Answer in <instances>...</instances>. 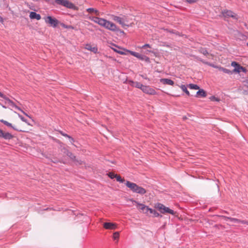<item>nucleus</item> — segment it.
I'll return each instance as SVG.
<instances>
[{
    "label": "nucleus",
    "mask_w": 248,
    "mask_h": 248,
    "mask_svg": "<svg viewBox=\"0 0 248 248\" xmlns=\"http://www.w3.org/2000/svg\"><path fill=\"white\" fill-rule=\"evenodd\" d=\"M89 19L97 23L100 26L104 27L105 28L112 31H119L124 33V31H121L119 28L113 22L107 20L104 18H100L95 16H90Z\"/></svg>",
    "instance_id": "f257e3e1"
},
{
    "label": "nucleus",
    "mask_w": 248,
    "mask_h": 248,
    "mask_svg": "<svg viewBox=\"0 0 248 248\" xmlns=\"http://www.w3.org/2000/svg\"><path fill=\"white\" fill-rule=\"evenodd\" d=\"M89 19L97 23L100 26L104 27L105 28L112 31H119L124 33V31H121L119 28L113 22L107 20L104 18H100L95 16H90Z\"/></svg>",
    "instance_id": "f03ea898"
},
{
    "label": "nucleus",
    "mask_w": 248,
    "mask_h": 248,
    "mask_svg": "<svg viewBox=\"0 0 248 248\" xmlns=\"http://www.w3.org/2000/svg\"><path fill=\"white\" fill-rule=\"evenodd\" d=\"M112 19L119 24H120L123 27L125 26L131 27L132 26L133 23H130L132 19L130 16L127 15H122L121 16L112 15Z\"/></svg>",
    "instance_id": "7ed1b4c3"
},
{
    "label": "nucleus",
    "mask_w": 248,
    "mask_h": 248,
    "mask_svg": "<svg viewBox=\"0 0 248 248\" xmlns=\"http://www.w3.org/2000/svg\"><path fill=\"white\" fill-rule=\"evenodd\" d=\"M125 185L134 193L140 195H143L146 193L145 189L137 185L136 183L127 181L125 183Z\"/></svg>",
    "instance_id": "20e7f679"
},
{
    "label": "nucleus",
    "mask_w": 248,
    "mask_h": 248,
    "mask_svg": "<svg viewBox=\"0 0 248 248\" xmlns=\"http://www.w3.org/2000/svg\"><path fill=\"white\" fill-rule=\"evenodd\" d=\"M155 207L162 214H165L169 213L172 215L175 214V212L173 210L170 209L169 207H166L164 205L160 203H156L155 205Z\"/></svg>",
    "instance_id": "39448f33"
},
{
    "label": "nucleus",
    "mask_w": 248,
    "mask_h": 248,
    "mask_svg": "<svg viewBox=\"0 0 248 248\" xmlns=\"http://www.w3.org/2000/svg\"><path fill=\"white\" fill-rule=\"evenodd\" d=\"M55 2L57 4L62 5L69 9H76V6L68 0H55Z\"/></svg>",
    "instance_id": "423d86ee"
},
{
    "label": "nucleus",
    "mask_w": 248,
    "mask_h": 248,
    "mask_svg": "<svg viewBox=\"0 0 248 248\" xmlns=\"http://www.w3.org/2000/svg\"><path fill=\"white\" fill-rule=\"evenodd\" d=\"M221 14L224 17H232V18L237 20L238 17L236 14L231 10H224L221 12Z\"/></svg>",
    "instance_id": "0eeeda50"
},
{
    "label": "nucleus",
    "mask_w": 248,
    "mask_h": 248,
    "mask_svg": "<svg viewBox=\"0 0 248 248\" xmlns=\"http://www.w3.org/2000/svg\"><path fill=\"white\" fill-rule=\"evenodd\" d=\"M46 23L49 24L51 26L55 28L58 25L59 22L55 18H53L51 16H47L45 18Z\"/></svg>",
    "instance_id": "6e6552de"
},
{
    "label": "nucleus",
    "mask_w": 248,
    "mask_h": 248,
    "mask_svg": "<svg viewBox=\"0 0 248 248\" xmlns=\"http://www.w3.org/2000/svg\"><path fill=\"white\" fill-rule=\"evenodd\" d=\"M231 65L234 67L233 72L240 73L241 72L246 73L247 71L246 69L241 66L237 62H232L231 63Z\"/></svg>",
    "instance_id": "1a4fd4ad"
},
{
    "label": "nucleus",
    "mask_w": 248,
    "mask_h": 248,
    "mask_svg": "<svg viewBox=\"0 0 248 248\" xmlns=\"http://www.w3.org/2000/svg\"><path fill=\"white\" fill-rule=\"evenodd\" d=\"M127 51L128 52H129L132 56H134L139 58L140 60H144L147 62H150L149 58H148L144 55H141V54H139V53L132 51L130 50H127Z\"/></svg>",
    "instance_id": "9d476101"
},
{
    "label": "nucleus",
    "mask_w": 248,
    "mask_h": 248,
    "mask_svg": "<svg viewBox=\"0 0 248 248\" xmlns=\"http://www.w3.org/2000/svg\"><path fill=\"white\" fill-rule=\"evenodd\" d=\"M141 90L143 92L147 94L151 95H154L156 94L155 91L149 86L143 85Z\"/></svg>",
    "instance_id": "9b49d317"
},
{
    "label": "nucleus",
    "mask_w": 248,
    "mask_h": 248,
    "mask_svg": "<svg viewBox=\"0 0 248 248\" xmlns=\"http://www.w3.org/2000/svg\"><path fill=\"white\" fill-rule=\"evenodd\" d=\"M0 138L5 140H10L13 138V136L9 132H5L0 129Z\"/></svg>",
    "instance_id": "f8f14e48"
},
{
    "label": "nucleus",
    "mask_w": 248,
    "mask_h": 248,
    "mask_svg": "<svg viewBox=\"0 0 248 248\" xmlns=\"http://www.w3.org/2000/svg\"><path fill=\"white\" fill-rule=\"evenodd\" d=\"M5 104H7L10 106H11L13 108H16L18 110L21 111L22 112H23L24 114H25L26 115L28 116V115L26 113H25L23 111H22L20 108H19L16 105H15V104L12 100H11L9 98H8V97H6V99H5Z\"/></svg>",
    "instance_id": "ddd939ff"
},
{
    "label": "nucleus",
    "mask_w": 248,
    "mask_h": 248,
    "mask_svg": "<svg viewBox=\"0 0 248 248\" xmlns=\"http://www.w3.org/2000/svg\"><path fill=\"white\" fill-rule=\"evenodd\" d=\"M130 201L132 202H134L137 204V207L139 210H140L142 212L144 211L145 209H149V207L143 204L140 203L134 200L133 199H131L129 200Z\"/></svg>",
    "instance_id": "4468645a"
},
{
    "label": "nucleus",
    "mask_w": 248,
    "mask_h": 248,
    "mask_svg": "<svg viewBox=\"0 0 248 248\" xmlns=\"http://www.w3.org/2000/svg\"><path fill=\"white\" fill-rule=\"evenodd\" d=\"M240 88H241L245 94H248V79H246L242 81Z\"/></svg>",
    "instance_id": "2eb2a0df"
},
{
    "label": "nucleus",
    "mask_w": 248,
    "mask_h": 248,
    "mask_svg": "<svg viewBox=\"0 0 248 248\" xmlns=\"http://www.w3.org/2000/svg\"><path fill=\"white\" fill-rule=\"evenodd\" d=\"M103 227L106 229L114 230L116 228V225L113 223L105 222L103 224Z\"/></svg>",
    "instance_id": "dca6fc26"
},
{
    "label": "nucleus",
    "mask_w": 248,
    "mask_h": 248,
    "mask_svg": "<svg viewBox=\"0 0 248 248\" xmlns=\"http://www.w3.org/2000/svg\"><path fill=\"white\" fill-rule=\"evenodd\" d=\"M85 48L93 52L94 53H97L98 51V48L96 46H93L90 44H86L85 46Z\"/></svg>",
    "instance_id": "f3484780"
},
{
    "label": "nucleus",
    "mask_w": 248,
    "mask_h": 248,
    "mask_svg": "<svg viewBox=\"0 0 248 248\" xmlns=\"http://www.w3.org/2000/svg\"><path fill=\"white\" fill-rule=\"evenodd\" d=\"M160 82L164 84H167L171 86H173L174 84V82L172 80L168 78H162L160 79Z\"/></svg>",
    "instance_id": "a211bd4d"
},
{
    "label": "nucleus",
    "mask_w": 248,
    "mask_h": 248,
    "mask_svg": "<svg viewBox=\"0 0 248 248\" xmlns=\"http://www.w3.org/2000/svg\"><path fill=\"white\" fill-rule=\"evenodd\" d=\"M30 17L31 19H36L40 20L41 18V16L34 12H31L30 14Z\"/></svg>",
    "instance_id": "6ab92c4d"
},
{
    "label": "nucleus",
    "mask_w": 248,
    "mask_h": 248,
    "mask_svg": "<svg viewBox=\"0 0 248 248\" xmlns=\"http://www.w3.org/2000/svg\"><path fill=\"white\" fill-rule=\"evenodd\" d=\"M0 122H2L3 124H4L5 125H7V126L12 127V128H13L15 130L19 131H22V130L19 129L18 128H16V127H15V126H12V124L11 123L8 122L6 121H5V120H1Z\"/></svg>",
    "instance_id": "aec40b11"
},
{
    "label": "nucleus",
    "mask_w": 248,
    "mask_h": 248,
    "mask_svg": "<svg viewBox=\"0 0 248 248\" xmlns=\"http://www.w3.org/2000/svg\"><path fill=\"white\" fill-rule=\"evenodd\" d=\"M206 96V92L203 89H199V91L196 93L197 97H205Z\"/></svg>",
    "instance_id": "412c9836"
},
{
    "label": "nucleus",
    "mask_w": 248,
    "mask_h": 248,
    "mask_svg": "<svg viewBox=\"0 0 248 248\" xmlns=\"http://www.w3.org/2000/svg\"><path fill=\"white\" fill-rule=\"evenodd\" d=\"M148 210H149L150 213L153 214V217H162V215H160L157 211L155 210L152 209L150 208L147 209Z\"/></svg>",
    "instance_id": "4be33fe9"
},
{
    "label": "nucleus",
    "mask_w": 248,
    "mask_h": 248,
    "mask_svg": "<svg viewBox=\"0 0 248 248\" xmlns=\"http://www.w3.org/2000/svg\"><path fill=\"white\" fill-rule=\"evenodd\" d=\"M130 85L133 87L140 89L141 90L143 85L140 82L130 81Z\"/></svg>",
    "instance_id": "5701e85b"
},
{
    "label": "nucleus",
    "mask_w": 248,
    "mask_h": 248,
    "mask_svg": "<svg viewBox=\"0 0 248 248\" xmlns=\"http://www.w3.org/2000/svg\"><path fill=\"white\" fill-rule=\"evenodd\" d=\"M86 11L89 13H93L96 16H99V12L95 9L90 8L87 9Z\"/></svg>",
    "instance_id": "b1692460"
},
{
    "label": "nucleus",
    "mask_w": 248,
    "mask_h": 248,
    "mask_svg": "<svg viewBox=\"0 0 248 248\" xmlns=\"http://www.w3.org/2000/svg\"><path fill=\"white\" fill-rule=\"evenodd\" d=\"M66 155L68 156L73 161H76V156L70 151L66 150Z\"/></svg>",
    "instance_id": "393cba45"
},
{
    "label": "nucleus",
    "mask_w": 248,
    "mask_h": 248,
    "mask_svg": "<svg viewBox=\"0 0 248 248\" xmlns=\"http://www.w3.org/2000/svg\"><path fill=\"white\" fill-rule=\"evenodd\" d=\"M112 48L115 52H116L120 54H122V55L125 54V53L124 52L120 50V49H121V48L117 46H115V48Z\"/></svg>",
    "instance_id": "a878e982"
},
{
    "label": "nucleus",
    "mask_w": 248,
    "mask_h": 248,
    "mask_svg": "<svg viewBox=\"0 0 248 248\" xmlns=\"http://www.w3.org/2000/svg\"><path fill=\"white\" fill-rule=\"evenodd\" d=\"M179 87L184 91L187 95H190L189 91L187 90L186 87L184 85L179 86Z\"/></svg>",
    "instance_id": "bb28decb"
},
{
    "label": "nucleus",
    "mask_w": 248,
    "mask_h": 248,
    "mask_svg": "<svg viewBox=\"0 0 248 248\" xmlns=\"http://www.w3.org/2000/svg\"><path fill=\"white\" fill-rule=\"evenodd\" d=\"M198 60L200 61L201 62H203V63L204 64H206L207 65H208L210 66H212L213 67H214V68H218L220 67H218V66H216L214 64H212V63H210L208 62H205V61H203V60H202V59H201L200 58H198Z\"/></svg>",
    "instance_id": "cd10ccee"
},
{
    "label": "nucleus",
    "mask_w": 248,
    "mask_h": 248,
    "mask_svg": "<svg viewBox=\"0 0 248 248\" xmlns=\"http://www.w3.org/2000/svg\"><path fill=\"white\" fill-rule=\"evenodd\" d=\"M187 86L190 89L199 90L200 89V87L197 85L194 84H189L187 85Z\"/></svg>",
    "instance_id": "c85d7f7f"
},
{
    "label": "nucleus",
    "mask_w": 248,
    "mask_h": 248,
    "mask_svg": "<svg viewBox=\"0 0 248 248\" xmlns=\"http://www.w3.org/2000/svg\"><path fill=\"white\" fill-rule=\"evenodd\" d=\"M199 51L203 54L204 55H207L209 54L207 50L205 49V48H200L199 50Z\"/></svg>",
    "instance_id": "c756f323"
},
{
    "label": "nucleus",
    "mask_w": 248,
    "mask_h": 248,
    "mask_svg": "<svg viewBox=\"0 0 248 248\" xmlns=\"http://www.w3.org/2000/svg\"><path fill=\"white\" fill-rule=\"evenodd\" d=\"M219 69L220 70H221L224 73H227V74H231L233 72H232L229 69H226V68H224L223 67H220L219 68Z\"/></svg>",
    "instance_id": "7c9ffc66"
},
{
    "label": "nucleus",
    "mask_w": 248,
    "mask_h": 248,
    "mask_svg": "<svg viewBox=\"0 0 248 248\" xmlns=\"http://www.w3.org/2000/svg\"><path fill=\"white\" fill-rule=\"evenodd\" d=\"M115 178L116 179L117 181L120 182V183H123L124 181V179L122 178L120 175L117 174Z\"/></svg>",
    "instance_id": "2f4dec72"
},
{
    "label": "nucleus",
    "mask_w": 248,
    "mask_h": 248,
    "mask_svg": "<svg viewBox=\"0 0 248 248\" xmlns=\"http://www.w3.org/2000/svg\"><path fill=\"white\" fill-rule=\"evenodd\" d=\"M61 25L64 28L72 29H74V27L71 25H66L64 24V23H61Z\"/></svg>",
    "instance_id": "473e14b6"
},
{
    "label": "nucleus",
    "mask_w": 248,
    "mask_h": 248,
    "mask_svg": "<svg viewBox=\"0 0 248 248\" xmlns=\"http://www.w3.org/2000/svg\"><path fill=\"white\" fill-rule=\"evenodd\" d=\"M108 175L109 178H110L111 179H113V178H115L117 174H115L112 172H109L108 174Z\"/></svg>",
    "instance_id": "72a5a7b5"
},
{
    "label": "nucleus",
    "mask_w": 248,
    "mask_h": 248,
    "mask_svg": "<svg viewBox=\"0 0 248 248\" xmlns=\"http://www.w3.org/2000/svg\"><path fill=\"white\" fill-rule=\"evenodd\" d=\"M119 237V233L118 232H115L113 235L114 239H118Z\"/></svg>",
    "instance_id": "f704fd0d"
},
{
    "label": "nucleus",
    "mask_w": 248,
    "mask_h": 248,
    "mask_svg": "<svg viewBox=\"0 0 248 248\" xmlns=\"http://www.w3.org/2000/svg\"><path fill=\"white\" fill-rule=\"evenodd\" d=\"M210 99L211 100V101H219V99L216 97L215 96H211L210 97Z\"/></svg>",
    "instance_id": "c9c22d12"
},
{
    "label": "nucleus",
    "mask_w": 248,
    "mask_h": 248,
    "mask_svg": "<svg viewBox=\"0 0 248 248\" xmlns=\"http://www.w3.org/2000/svg\"><path fill=\"white\" fill-rule=\"evenodd\" d=\"M229 220L230 221L234 222H240V220H239L238 219L235 218H232V217H231L230 218H229Z\"/></svg>",
    "instance_id": "e433bc0d"
},
{
    "label": "nucleus",
    "mask_w": 248,
    "mask_h": 248,
    "mask_svg": "<svg viewBox=\"0 0 248 248\" xmlns=\"http://www.w3.org/2000/svg\"><path fill=\"white\" fill-rule=\"evenodd\" d=\"M146 47L151 48V46L149 44H146L142 46L141 48L143 49H145Z\"/></svg>",
    "instance_id": "4c0bfd02"
},
{
    "label": "nucleus",
    "mask_w": 248,
    "mask_h": 248,
    "mask_svg": "<svg viewBox=\"0 0 248 248\" xmlns=\"http://www.w3.org/2000/svg\"><path fill=\"white\" fill-rule=\"evenodd\" d=\"M60 133L64 137H67L68 138V137H69V135L63 133L62 131H60Z\"/></svg>",
    "instance_id": "58836bf2"
},
{
    "label": "nucleus",
    "mask_w": 248,
    "mask_h": 248,
    "mask_svg": "<svg viewBox=\"0 0 248 248\" xmlns=\"http://www.w3.org/2000/svg\"><path fill=\"white\" fill-rule=\"evenodd\" d=\"M219 217H222L225 220H229V218H231L230 217H226V216H220Z\"/></svg>",
    "instance_id": "ea45409f"
},
{
    "label": "nucleus",
    "mask_w": 248,
    "mask_h": 248,
    "mask_svg": "<svg viewBox=\"0 0 248 248\" xmlns=\"http://www.w3.org/2000/svg\"><path fill=\"white\" fill-rule=\"evenodd\" d=\"M68 139H69L70 142L72 144H73V143L75 141L74 139L72 137H71V136H69V137H68Z\"/></svg>",
    "instance_id": "a19ab883"
},
{
    "label": "nucleus",
    "mask_w": 248,
    "mask_h": 248,
    "mask_svg": "<svg viewBox=\"0 0 248 248\" xmlns=\"http://www.w3.org/2000/svg\"><path fill=\"white\" fill-rule=\"evenodd\" d=\"M18 116L22 121L26 122V120L23 117H22L21 115L19 114H18Z\"/></svg>",
    "instance_id": "79ce46f5"
},
{
    "label": "nucleus",
    "mask_w": 248,
    "mask_h": 248,
    "mask_svg": "<svg viewBox=\"0 0 248 248\" xmlns=\"http://www.w3.org/2000/svg\"><path fill=\"white\" fill-rule=\"evenodd\" d=\"M0 97L3 98L4 99H6V96L3 93H2L1 92H0Z\"/></svg>",
    "instance_id": "37998d69"
},
{
    "label": "nucleus",
    "mask_w": 248,
    "mask_h": 248,
    "mask_svg": "<svg viewBox=\"0 0 248 248\" xmlns=\"http://www.w3.org/2000/svg\"><path fill=\"white\" fill-rule=\"evenodd\" d=\"M62 151L64 153L66 154V150H68L65 147H62L61 149Z\"/></svg>",
    "instance_id": "c03bdc74"
},
{
    "label": "nucleus",
    "mask_w": 248,
    "mask_h": 248,
    "mask_svg": "<svg viewBox=\"0 0 248 248\" xmlns=\"http://www.w3.org/2000/svg\"><path fill=\"white\" fill-rule=\"evenodd\" d=\"M240 223L248 225V221L240 220Z\"/></svg>",
    "instance_id": "a18cd8bd"
},
{
    "label": "nucleus",
    "mask_w": 248,
    "mask_h": 248,
    "mask_svg": "<svg viewBox=\"0 0 248 248\" xmlns=\"http://www.w3.org/2000/svg\"><path fill=\"white\" fill-rule=\"evenodd\" d=\"M149 212V210H148L147 209H145L144 211H143V212L146 214L147 215H148V212Z\"/></svg>",
    "instance_id": "49530a36"
},
{
    "label": "nucleus",
    "mask_w": 248,
    "mask_h": 248,
    "mask_svg": "<svg viewBox=\"0 0 248 248\" xmlns=\"http://www.w3.org/2000/svg\"><path fill=\"white\" fill-rule=\"evenodd\" d=\"M148 52H152V53H154V52L152 50H147L146 52H145V53L146 54H148Z\"/></svg>",
    "instance_id": "de8ad7c7"
},
{
    "label": "nucleus",
    "mask_w": 248,
    "mask_h": 248,
    "mask_svg": "<svg viewBox=\"0 0 248 248\" xmlns=\"http://www.w3.org/2000/svg\"><path fill=\"white\" fill-rule=\"evenodd\" d=\"M76 161H77L78 163V164H82V163H83V161H82L81 160L78 161V160H76Z\"/></svg>",
    "instance_id": "09e8293b"
},
{
    "label": "nucleus",
    "mask_w": 248,
    "mask_h": 248,
    "mask_svg": "<svg viewBox=\"0 0 248 248\" xmlns=\"http://www.w3.org/2000/svg\"><path fill=\"white\" fill-rule=\"evenodd\" d=\"M0 22L2 23L3 22V18L0 16Z\"/></svg>",
    "instance_id": "8fccbe9b"
},
{
    "label": "nucleus",
    "mask_w": 248,
    "mask_h": 248,
    "mask_svg": "<svg viewBox=\"0 0 248 248\" xmlns=\"http://www.w3.org/2000/svg\"><path fill=\"white\" fill-rule=\"evenodd\" d=\"M2 107L4 108H6V107L4 106H2Z\"/></svg>",
    "instance_id": "3c124183"
},
{
    "label": "nucleus",
    "mask_w": 248,
    "mask_h": 248,
    "mask_svg": "<svg viewBox=\"0 0 248 248\" xmlns=\"http://www.w3.org/2000/svg\"><path fill=\"white\" fill-rule=\"evenodd\" d=\"M247 46H248V43H247Z\"/></svg>",
    "instance_id": "603ef678"
}]
</instances>
